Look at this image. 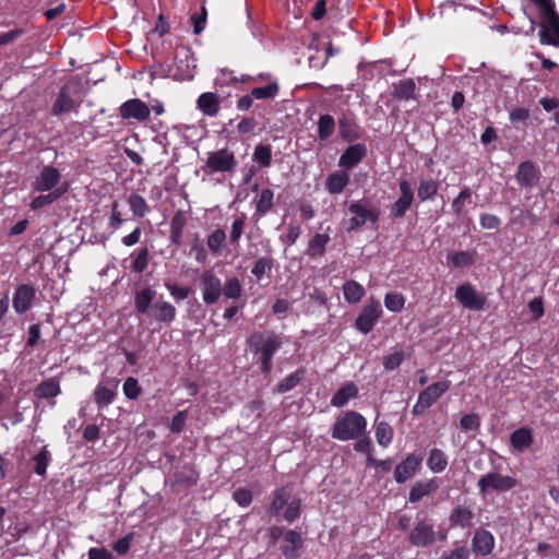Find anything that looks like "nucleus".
Wrapping results in <instances>:
<instances>
[{"mask_svg":"<svg viewBox=\"0 0 559 559\" xmlns=\"http://www.w3.org/2000/svg\"><path fill=\"white\" fill-rule=\"evenodd\" d=\"M247 345L258 357L261 372L270 373L273 356L283 345L282 337L273 331H255L247 338Z\"/></svg>","mask_w":559,"mask_h":559,"instance_id":"1","label":"nucleus"},{"mask_svg":"<svg viewBox=\"0 0 559 559\" xmlns=\"http://www.w3.org/2000/svg\"><path fill=\"white\" fill-rule=\"evenodd\" d=\"M366 428V418L357 412L348 411L335 421L331 436L341 441L355 440L365 435Z\"/></svg>","mask_w":559,"mask_h":559,"instance_id":"2","label":"nucleus"},{"mask_svg":"<svg viewBox=\"0 0 559 559\" xmlns=\"http://www.w3.org/2000/svg\"><path fill=\"white\" fill-rule=\"evenodd\" d=\"M348 212L353 215L346 222V231H354L368 222L371 224H376L380 217V210L377 205H374L371 200L367 198H362L360 200L354 201L348 206Z\"/></svg>","mask_w":559,"mask_h":559,"instance_id":"3","label":"nucleus"},{"mask_svg":"<svg viewBox=\"0 0 559 559\" xmlns=\"http://www.w3.org/2000/svg\"><path fill=\"white\" fill-rule=\"evenodd\" d=\"M237 166L238 162L235 153L228 147H223L217 151L207 152L201 169L205 175L212 176L215 174H234Z\"/></svg>","mask_w":559,"mask_h":559,"instance_id":"4","label":"nucleus"},{"mask_svg":"<svg viewBox=\"0 0 559 559\" xmlns=\"http://www.w3.org/2000/svg\"><path fill=\"white\" fill-rule=\"evenodd\" d=\"M516 486V478L496 471L484 474L477 481L479 493L484 497L491 492L503 493L514 489Z\"/></svg>","mask_w":559,"mask_h":559,"instance_id":"5","label":"nucleus"},{"mask_svg":"<svg viewBox=\"0 0 559 559\" xmlns=\"http://www.w3.org/2000/svg\"><path fill=\"white\" fill-rule=\"evenodd\" d=\"M450 386L451 381L449 380L438 381L428 385L419 393L417 402L413 406L412 414L414 416L424 414L450 389Z\"/></svg>","mask_w":559,"mask_h":559,"instance_id":"6","label":"nucleus"},{"mask_svg":"<svg viewBox=\"0 0 559 559\" xmlns=\"http://www.w3.org/2000/svg\"><path fill=\"white\" fill-rule=\"evenodd\" d=\"M202 300L206 306L216 304L223 294L222 280L212 271L206 270L199 277Z\"/></svg>","mask_w":559,"mask_h":559,"instance_id":"7","label":"nucleus"},{"mask_svg":"<svg viewBox=\"0 0 559 559\" xmlns=\"http://www.w3.org/2000/svg\"><path fill=\"white\" fill-rule=\"evenodd\" d=\"M539 16L543 20L538 32L540 44L559 47V14L556 8Z\"/></svg>","mask_w":559,"mask_h":559,"instance_id":"8","label":"nucleus"},{"mask_svg":"<svg viewBox=\"0 0 559 559\" xmlns=\"http://www.w3.org/2000/svg\"><path fill=\"white\" fill-rule=\"evenodd\" d=\"M455 298L464 308L475 311L483 310L487 301L486 296L479 293L471 283L457 286Z\"/></svg>","mask_w":559,"mask_h":559,"instance_id":"9","label":"nucleus"},{"mask_svg":"<svg viewBox=\"0 0 559 559\" xmlns=\"http://www.w3.org/2000/svg\"><path fill=\"white\" fill-rule=\"evenodd\" d=\"M383 311L379 301H371L367 304L355 321V328L368 334L372 331L377 321L381 318Z\"/></svg>","mask_w":559,"mask_h":559,"instance_id":"10","label":"nucleus"},{"mask_svg":"<svg viewBox=\"0 0 559 559\" xmlns=\"http://www.w3.org/2000/svg\"><path fill=\"white\" fill-rule=\"evenodd\" d=\"M337 123L340 135L345 142L353 143L360 139V128L353 111L342 110L337 117Z\"/></svg>","mask_w":559,"mask_h":559,"instance_id":"11","label":"nucleus"},{"mask_svg":"<svg viewBox=\"0 0 559 559\" xmlns=\"http://www.w3.org/2000/svg\"><path fill=\"white\" fill-rule=\"evenodd\" d=\"M118 384V380L114 378H108L97 383L93 397L99 409L108 407L114 402Z\"/></svg>","mask_w":559,"mask_h":559,"instance_id":"12","label":"nucleus"},{"mask_svg":"<svg viewBox=\"0 0 559 559\" xmlns=\"http://www.w3.org/2000/svg\"><path fill=\"white\" fill-rule=\"evenodd\" d=\"M399 189L401 195L390 207V216L392 218L403 217L411 209L414 201V191L407 180H401L399 182Z\"/></svg>","mask_w":559,"mask_h":559,"instance_id":"13","label":"nucleus"},{"mask_svg":"<svg viewBox=\"0 0 559 559\" xmlns=\"http://www.w3.org/2000/svg\"><path fill=\"white\" fill-rule=\"evenodd\" d=\"M408 540L415 547H427L432 545L436 540L433 526L424 520L417 521L409 533Z\"/></svg>","mask_w":559,"mask_h":559,"instance_id":"14","label":"nucleus"},{"mask_svg":"<svg viewBox=\"0 0 559 559\" xmlns=\"http://www.w3.org/2000/svg\"><path fill=\"white\" fill-rule=\"evenodd\" d=\"M148 106L139 98H132L122 103L119 107V115L124 120H136L142 122L150 117Z\"/></svg>","mask_w":559,"mask_h":559,"instance_id":"15","label":"nucleus"},{"mask_svg":"<svg viewBox=\"0 0 559 559\" xmlns=\"http://www.w3.org/2000/svg\"><path fill=\"white\" fill-rule=\"evenodd\" d=\"M81 102L76 100L73 96V92L69 84L63 85L51 107V115L60 116L62 114L76 110L80 107Z\"/></svg>","mask_w":559,"mask_h":559,"instance_id":"16","label":"nucleus"},{"mask_svg":"<svg viewBox=\"0 0 559 559\" xmlns=\"http://www.w3.org/2000/svg\"><path fill=\"white\" fill-rule=\"evenodd\" d=\"M61 179L60 171L53 166H44L33 182V188L38 192L53 191Z\"/></svg>","mask_w":559,"mask_h":559,"instance_id":"17","label":"nucleus"},{"mask_svg":"<svg viewBox=\"0 0 559 559\" xmlns=\"http://www.w3.org/2000/svg\"><path fill=\"white\" fill-rule=\"evenodd\" d=\"M176 307L160 298L153 304L146 317L158 323L169 325L176 319Z\"/></svg>","mask_w":559,"mask_h":559,"instance_id":"18","label":"nucleus"},{"mask_svg":"<svg viewBox=\"0 0 559 559\" xmlns=\"http://www.w3.org/2000/svg\"><path fill=\"white\" fill-rule=\"evenodd\" d=\"M367 156V146L362 143L350 144L340 156L338 166L345 170L356 167Z\"/></svg>","mask_w":559,"mask_h":559,"instance_id":"19","label":"nucleus"},{"mask_svg":"<svg viewBox=\"0 0 559 559\" xmlns=\"http://www.w3.org/2000/svg\"><path fill=\"white\" fill-rule=\"evenodd\" d=\"M421 459L415 454H408L405 460L396 465L394 469V479L397 484H403L411 479L420 467Z\"/></svg>","mask_w":559,"mask_h":559,"instance_id":"20","label":"nucleus"},{"mask_svg":"<svg viewBox=\"0 0 559 559\" xmlns=\"http://www.w3.org/2000/svg\"><path fill=\"white\" fill-rule=\"evenodd\" d=\"M36 290L32 285L24 284L16 288L13 296V308L15 312L22 314L31 309L35 298Z\"/></svg>","mask_w":559,"mask_h":559,"instance_id":"21","label":"nucleus"},{"mask_svg":"<svg viewBox=\"0 0 559 559\" xmlns=\"http://www.w3.org/2000/svg\"><path fill=\"white\" fill-rule=\"evenodd\" d=\"M302 544L301 535L294 530H289L284 535L281 550L287 559H296L300 556Z\"/></svg>","mask_w":559,"mask_h":559,"instance_id":"22","label":"nucleus"},{"mask_svg":"<svg viewBox=\"0 0 559 559\" xmlns=\"http://www.w3.org/2000/svg\"><path fill=\"white\" fill-rule=\"evenodd\" d=\"M350 181L349 174L342 168L331 173L325 179V190L333 195L341 194Z\"/></svg>","mask_w":559,"mask_h":559,"instance_id":"23","label":"nucleus"},{"mask_svg":"<svg viewBox=\"0 0 559 559\" xmlns=\"http://www.w3.org/2000/svg\"><path fill=\"white\" fill-rule=\"evenodd\" d=\"M493 545L495 538L489 531L479 528L475 532L472 540V547L475 554L487 556L492 551Z\"/></svg>","mask_w":559,"mask_h":559,"instance_id":"24","label":"nucleus"},{"mask_svg":"<svg viewBox=\"0 0 559 559\" xmlns=\"http://www.w3.org/2000/svg\"><path fill=\"white\" fill-rule=\"evenodd\" d=\"M156 294V290L152 286H145L135 293L134 308L139 317L146 316L150 312Z\"/></svg>","mask_w":559,"mask_h":559,"instance_id":"25","label":"nucleus"},{"mask_svg":"<svg viewBox=\"0 0 559 559\" xmlns=\"http://www.w3.org/2000/svg\"><path fill=\"white\" fill-rule=\"evenodd\" d=\"M474 516V512L471 508L459 504L451 511L449 523L452 527L468 528L473 525Z\"/></svg>","mask_w":559,"mask_h":559,"instance_id":"26","label":"nucleus"},{"mask_svg":"<svg viewBox=\"0 0 559 559\" xmlns=\"http://www.w3.org/2000/svg\"><path fill=\"white\" fill-rule=\"evenodd\" d=\"M439 485L435 479L418 480L412 486L408 500L412 503H416L437 491Z\"/></svg>","mask_w":559,"mask_h":559,"instance_id":"27","label":"nucleus"},{"mask_svg":"<svg viewBox=\"0 0 559 559\" xmlns=\"http://www.w3.org/2000/svg\"><path fill=\"white\" fill-rule=\"evenodd\" d=\"M292 492V487L288 485L282 486L281 488L276 489L272 493V501L269 507L267 513L271 515L278 514V512L289 503Z\"/></svg>","mask_w":559,"mask_h":559,"instance_id":"28","label":"nucleus"},{"mask_svg":"<svg viewBox=\"0 0 559 559\" xmlns=\"http://www.w3.org/2000/svg\"><path fill=\"white\" fill-rule=\"evenodd\" d=\"M533 433L530 428H519L510 436V443L518 452H524L533 444Z\"/></svg>","mask_w":559,"mask_h":559,"instance_id":"29","label":"nucleus"},{"mask_svg":"<svg viewBox=\"0 0 559 559\" xmlns=\"http://www.w3.org/2000/svg\"><path fill=\"white\" fill-rule=\"evenodd\" d=\"M61 393L60 383L56 378H49L41 381L34 391L37 399L49 400L58 396Z\"/></svg>","mask_w":559,"mask_h":559,"instance_id":"30","label":"nucleus"},{"mask_svg":"<svg viewBox=\"0 0 559 559\" xmlns=\"http://www.w3.org/2000/svg\"><path fill=\"white\" fill-rule=\"evenodd\" d=\"M330 236L328 234H316L311 237L306 249V254L312 259L321 258L326 250V246L330 242Z\"/></svg>","mask_w":559,"mask_h":559,"instance_id":"31","label":"nucleus"},{"mask_svg":"<svg viewBox=\"0 0 559 559\" xmlns=\"http://www.w3.org/2000/svg\"><path fill=\"white\" fill-rule=\"evenodd\" d=\"M255 213L259 217L266 215L274 205V192L270 188L262 189L254 199Z\"/></svg>","mask_w":559,"mask_h":559,"instance_id":"32","label":"nucleus"},{"mask_svg":"<svg viewBox=\"0 0 559 559\" xmlns=\"http://www.w3.org/2000/svg\"><path fill=\"white\" fill-rule=\"evenodd\" d=\"M198 108L206 116L214 117L219 110L218 96L214 93L207 92L199 96Z\"/></svg>","mask_w":559,"mask_h":559,"instance_id":"33","label":"nucleus"},{"mask_svg":"<svg viewBox=\"0 0 559 559\" xmlns=\"http://www.w3.org/2000/svg\"><path fill=\"white\" fill-rule=\"evenodd\" d=\"M537 177V170L532 162L526 160L520 164L516 180L521 186L533 187Z\"/></svg>","mask_w":559,"mask_h":559,"instance_id":"34","label":"nucleus"},{"mask_svg":"<svg viewBox=\"0 0 559 559\" xmlns=\"http://www.w3.org/2000/svg\"><path fill=\"white\" fill-rule=\"evenodd\" d=\"M129 259L131 271L143 273L148 266L150 251L146 247L138 248L131 252Z\"/></svg>","mask_w":559,"mask_h":559,"instance_id":"35","label":"nucleus"},{"mask_svg":"<svg viewBox=\"0 0 559 559\" xmlns=\"http://www.w3.org/2000/svg\"><path fill=\"white\" fill-rule=\"evenodd\" d=\"M358 395V388L355 383L348 382L340 388L331 399V405L335 407L344 406L350 399Z\"/></svg>","mask_w":559,"mask_h":559,"instance_id":"36","label":"nucleus"},{"mask_svg":"<svg viewBox=\"0 0 559 559\" xmlns=\"http://www.w3.org/2000/svg\"><path fill=\"white\" fill-rule=\"evenodd\" d=\"M274 266V259L271 255H263L258 258L251 269V274L257 282H261L265 276H269Z\"/></svg>","mask_w":559,"mask_h":559,"instance_id":"37","label":"nucleus"},{"mask_svg":"<svg viewBox=\"0 0 559 559\" xmlns=\"http://www.w3.org/2000/svg\"><path fill=\"white\" fill-rule=\"evenodd\" d=\"M416 85L412 79L402 80L393 85V97L399 100L415 98Z\"/></svg>","mask_w":559,"mask_h":559,"instance_id":"38","label":"nucleus"},{"mask_svg":"<svg viewBox=\"0 0 559 559\" xmlns=\"http://www.w3.org/2000/svg\"><path fill=\"white\" fill-rule=\"evenodd\" d=\"M226 233L222 228L213 230L206 238L209 250L215 255L222 254L226 245Z\"/></svg>","mask_w":559,"mask_h":559,"instance_id":"39","label":"nucleus"},{"mask_svg":"<svg viewBox=\"0 0 559 559\" xmlns=\"http://www.w3.org/2000/svg\"><path fill=\"white\" fill-rule=\"evenodd\" d=\"M335 131V119L331 115H321L318 120V139L321 142L329 140Z\"/></svg>","mask_w":559,"mask_h":559,"instance_id":"40","label":"nucleus"},{"mask_svg":"<svg viewBox=\"0 0 559 559\" xmlns=\"http://www.w3.org/2000/svg\"><path fill=\"white\" fill-rule=\"evenodd\" d=\"M68 190V187H63V188H57L55 189L53 191H48L49 193L47 194H40L38 197H36L32 203H31V209L32 210H39L46 205H49L51 203H53L55 201H57L66 191Z\"/></svg>","mask_w":559,"mask_h":559,"instance_id":"41","label":"nucleus"},{"mask_svg":"<svg viewBox=\"0 0 559 559\" xmlns=\"http://www.w3.org/2000/svg\"><path fill=\"white\" fill-rule=\"evenodd\" d=\"M427 465L433 473H441L448 466V456L442 450L435 448L429 453Z\"/></svg>","mask_w":559,"mask_h":559,"instance_id":"42","label":"nucleus"},{"mask_svg":"<svg viewBox=\"0 0 559 559\" xmlns=\"http://www.w3.org/2000/svg\"><path fill=\"white\" fill-rule=\"evenodd\" d=\"M344 298L348 304H356L365 295V288L355 281H347L343 286Z\"/></svg>","mask_w":559,"mask_h":559,"instance_id":"43","label":"nucleus"},{"mask_svg":"<svg viewBox=\"0 0 559 559\" xmlns=\"http://www.w3.org/2000/svg\"><path fill=\"white\" fill-rule=\"evenodd\" d=\"M305 377V370L304 369H297L295 372L290 373L289 376L285 377L283 380H281L276 386L275 391L278 393H286L294 388H296L299 382Z\"/></svg>","mask_w":559,"mask_h":559,"instance_id":"44","label":"nucleus"},{"mask_svg":"<svg viewBox=\"0 0 559 559\" xmlns=\"http://www.w3.org/2000/svg\"><path fill=\"white\" fill-rule=\"evenodd\" d=\"M128 204L130 206L132 214L139 218L144 217L150 211V206L145 199L138 193H131L129 195Z\"/></svg>","mask_w":559,"mask_h":559,"instance_id":"45","label":"nucleus"},{"mask_svg":"<svg viewBox=\"0 0 559 559\" xmlns=\"http://www.w3.org/2000/svg\"><path fill=\"white\" fill-rule=\"evenodd\" d=\"M439 190V183L429 178L421 179L417 189V197L421 202L432 199Z\"/></svg>","mask_w":559,"mask_h":559,"instance_id":"46","label":"nucleus"},{"mask_svg":"<svg viewBox=\"0 0 559 559\" xmlns=\"http://www.w3.org/2000/svg\"><path fill=\"white\" fill-rule=\"evenodd\" d=\"M253 162L258 163L261 167L267 168L272 165V148L270 144L259 143L253 151Z\"/></svg>","mask_w":559,"mask_h":559,"instance_id":"47","label":"nucleus"},{"mask_svg":"<svg viewBox=\"0 0 559 559\" xmlns=\"http://www.w3.org/2000/svg\"><path fill=\"white\" fill-rule=\"evenodd\" d=\"M227 299H239L242 295V285L239 278L231 276L223 284V294Z\"/></svg>","mask_w":559,"mask_h":559,"instance_id":"48","label":"nucleus"},{"mask_svg":"<svg viewBox=\"0 0 559 559\" xmlns=\"http://www.w3.org/2000/svg\"><path fill=\"white\" fill-rule=\"evenodd\" d=\"M247 225V215L245 213H240L237 215L233 223L229 233V240L234 245H238L240 237L243 234L245 227Z\"/></svg>","mask_w":559,"mask_h":559,"instance_id":"49","label":"nucleus"},{"mask_svg":"<svg viewBox=\"0 0 559 559\" xmlns=\"http://www.w3.org/2000/svg\"><path fill=\"white\" fill-rule=\"evenodd\" d=\"M33 461L35 463L34 472L39 476H45L47 472V466L49 465L51 461V454L50 452L44 447L39 453H37Z\"/></svg>","mask_w":559,"mask_h":559,"instance_id":"50","label":"nucleus"},{"mask_svg":"<svg viewBox=\"0 0 559 559\" xmlns=\"http://www.w3.org/2000/svg\"><path fill=\"white\" fill-rule=\"evenodd\" d=\"M376 439L381 447L386 448L393 439L392 427L385 421L379 423L376 428Z\"/></svg>","mask_w":559,"mask_h":559,"instance_id":"51","label":"nucleus"},{"mask_svg":"<svg viewBox=\"0 0 559 559\" xmlns=\"http://www.w3.org/2000/svg\"><path fill=\"white\" fill-rule=\"evenodd\" d=\"M472 202V190L464 187L459 195L452 202V210L456 216H460L466 204Z\"/></svg>","mask_w":559,"mask_h":559,"instance_id":"52","label":"nucleus"},{"mask_svg":"<svg viewBox=\"0 0 559 559\" xmlns=\"http://www.w3.org/2000/svg\"><path fill=\"white\" fill-rule=\"evenodd\" d=\"M280 86L276 82H271L266 86L254 87L251 91V95L254 99H269L275 98L278 94Z\"/></svg>","mask_w":559,"mask_h":559,"instance_id":"53","label":"nucleus"},{"mask_svg":"<svg viewBox=\"0 0 559 559\" xmlns=\"http://www.w3.org/2000/svg\"><path fill=\"white\" fill-rule=\"evenodd\" d=\"M405 305V298L402 294L396 292L388 293L384 297V306L393 312H399Z\"/></svg>","mask_w":559,"mask_h":559,"instance_id":"54","label":"nucleus"},{"mask_svg":"<svg viewBox=\"0 0 559 559\" xmlns=\"http://www.w3.org/2000/svg\"><path fill=\"white\" fill-rule=\"evenodd\" d=\"M122 390L126 397L129 400H136L142 393V388L139 384V381L133 377L126 379Z\"/></svg>","mask_w":559,"mask_h":559,"instance_id":"55","label":"nucleus"},{"mask_svg":"<svg viewBox=\"0 0 559 559\" xmlns=\"http://www.w3.org/2000/svg\"><path fill=\"white\" fill-rule=\"evenodd\" d=\"M405 353L403 350H395L394 353L388 355L383 359V367L388 371L395 370L400 367V365L405 359Z\"/></svg>","mask_w":559,"mask_h":559,"instance_id":"56","label":"nucleus"},{"mask_svg":"<svg viewBox=\"0 0 559 559\" xmlns=\"http://www.w3.org/2000/svg\"><path fill=\"white\" fill-rule=\"evenodd\" d=\"M165 287L169 292L170 296L177 301L185 300L191 294L190 287H180L170 282H165Z\"/></svg>","mask_w":559,"mask_h":559,"instance_id":"57","label":"nucleus"},{"mask_svg":"<svg viewBox=\"0 0 559 559\" xmlns=\"http://www.w3.org/2000/svg\"><path fill=\"white\" fill-rule=\"evenodd\" d=\"M175 478L177 484L190 487L197 484L198 474L192 468H189L177 473Z\"/></svg>","mask_w":559,"mask_h":559,"instance_id":"58","label":"nucleus"},{"mask_svg":"<svg viewBox=\"0 0 559 559\" xmlns=\"http://www.w3.org/2000/svg\"><path fill=\"white\" fill-rule=\"evenodd\" d=\"M300 500H290L283 513L284 520L287 521L288 523H293L294 521H296L300 515Z\"/></svg>","mask_w":559,"mask_h":559,"instance_id":"59","label":"nucleus"},{"mask_svg":"<svg viewBox=\"0 0 559 559\" xmlns=\"http://www.w3.org/2000/svg\"><path fill=\"white\" fill-rule=\"evenodd\" d=\"M460 426L464 431H477L480 427V419L477 414L464 415L460 420Z\"/></svg>","mask_w":559,"mask_h":559,"instance_id":"60","label":"nucleus"},{"mask_svg":"<svg viewBox=\"0 0 559 559\" xmlns=\"http://www.w3.org/2000/svg\"><path fill=\"white\" fill-rule=\"evenodd\" d=\"M449 258L456 267H464L474 263L473 254L467 251L455 252Z\"/></svg>","mask_w":559,"mask_h":559,"instance_id":"61","label":"nucleus"},{"mask_svg":"<svg viewBox=\"0 0 559 559\" xmlns=\"http://www.w3.org/2000/svg\"><path fill=\"white\" fill-rule=\"evenodd\" d=\"M188 419V411H179L171 419L170 431L180 433L183 431L186 421Z\"/></svg>","mask_w":559,"mask_h":559,"instance_id":"62","label":"nucleus"},{"mask_svg":"<svg viewBox=\"0 0 559 559\" xmlns=\"http://www.w3.org/2000/svg\"><path fill=\"white\" fill-rule=\"evenodd\" d=\"M132 542H133V534L130 533V534H127L123 537L119 538L118 540H116L114 543L112 548L118 555H126L129 551Z\"/></svg>","mask_w":559,"mask_h":559,"instance_id":"63","label":"nucleus"},{"mask_svg":"<svg viewBox=\"0 0 559 559\" xmlns=\"http://www.w3.org/2000/svg\"><path fill=\"white\" fill-rule=\"evenodd\" d=\"M479 223L485 229H498L501 225V219L497 215L484 213L480 215Z\"/></svg>","mask_w":559,"mask_h":559,"instance_id":"64","label":"nucleus"}]
</instances>
